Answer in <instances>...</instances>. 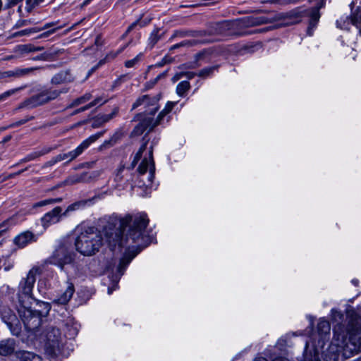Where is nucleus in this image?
Segmentation results:
<instances>
[{"mask_svg":"<svg viewBox=\"0 0 361 361\" xmlns=\"http://www.w3.org/2000/svg\"><path fill=\"white\" fill-rule=\"evenodd\" d=\"M91 179L92 176L87 172H84L80 174H75L69 176L65 182L68 185H73L78 183L88 182Z\"/></svg>","mask_w":361,"mask_h":361,"instance_id":"18","label":"nucleus"},{"mask_svg":"<svg viewBox=\"0 0 361 361\" xmlns=\"http://www.w3.org/2000/svg\"><path fill=\"white\" fill-rule=\"evenodd\" d=\"M92 200H82L77 201L68 206L65 212H63V214L64 216H66L68 215V213L71 212L82 209L86 207L87 206H90L92 204Z\"/></svg>","mask_w":361,"mask_h":361,"instance_id":"20","label":"nucleus"},{"mask_svg":"<svg viewBox=\"0 0 361 361\" xmlns=\"http://www.w3.org/2000/svg\"><path fill=\"white\" fill-rule=\"evenodd\" d=\"M262 48V45L260 43H257L250 47H247V49L249 52H254L256 50H258Z\"/></svg>","mask_w":361,"mask_h":361,"instance_id":"51","label":"nucleus"},{"mask_svg":"<svg viewBox=\"0 0 361 361\" xmlns=\"http://www.w3.org/2000/svg\"><path fill=\"white\" fill-rule=\"evenodd\" d=\"M74 78L69 71H62L55 74L51 79V83L54 85H61L71 82Z\"/></svg>","mask_w":361,"mask_h":361,"instance_id":"16","label":"nucleus"},{"mask_svg":"<svg viewBox=\"0 0 361 361\" xmlns=\"http://www.w3.org/2000/svg\"><path fill=\"white\" fill-rule=\"evenodd\" d=\"M309 344L307 342L305 344V350L304 354L303 361H316V347L313 345L312 350H310L308 354Z\"/></svg>","mask_w":361,"mask_h":361,"instance_id":"29","label":"nucleus"},{"mask_svg":"<svg viewBox=\"0 0 361 361\" xmlns=\"http://www.w3.org/2000/svg\"><path fill=\"white\" fill-rule=\"evenodd\" d=\"M118 109L115 108L112 111L111 114H104L98 117V120L100 121L101 123H104L106 122H108L111 119H112L117 114H118Z\"/></svg>","mask_w":361,"mask_h":361,"instance_id":"38","label":"nucleus"},{"mask_svg":"<svg viewBox=\"0 0 361 361\" xmlns=\"http://www.w3.org/2000/svg\"><path fill=\"white\" fill-rule=\"evenodd\" d=\"M148 224L149 219L144 212L112 218L103 229L105 240L111 250L117 246L128 250L142 248L146 246L145 229Z\"/></svg>","mask_w":361,"mask_h":361,"instance_id":"1","label":"nucleus"},{"mask_svg":"<svg viewBox=\"0 0 361 361\" xmlns=\"http://www.w3.org/2000/svg\"><path fill=\"white\" fill-rule=\"evenodd\" d=\"M171 61V59L168 57V56H165L164 57L161 61H159L158 63H157V66H163L164 65L166 64V63H169Z\"/></svg>","mask_w":361,"mask_h":361,"instance_id":"52","label":"nucleus"},{"mask_svg":"<svg viewBox=\"0 0 361 361\" xmlns=\"http://www.w3.org/2000/svg\"><path fill=\"white\" fill-rule=\"evenodd\" d=\"M42 305L44 307L42 311L33 310L23 305L19 307L18 314L27 331H34L37 330L42 324V317L48 314L51 308L49 304L42 302Z\"/></svg>","mask_w":361,"mask_h":361,"instance_id":"4","label":"nucleus"},{"mask_svg":"<svg viewBox=\"0 0 361 361\" xmlns=\"http://www.w3.org/2000/svg\"><path fill=\"white\" fill-rule=\"evenodd\" d=\"M37 240V235L30 231H26L17 235L13 238V242L18 248H23L30 243L36 242Z\"/></svg>","mask_w":361,"mask_h":361,"instance_id":"13","label":"nucleus"},{"mask_svg":"<svg viewBox=\"0 0 361 361\" xmlns=\"http://www.w3.org/2000/svg\"><path fill=\"white\" fill-rule=\"evenodd\" d=\"M351 23V17L350 16H341L336 20V26L338 28L341 30H348Z\"/></svg>","mask_w":361,"mask_h":361,"instance_id":"28","label":"nucleus"},{"mask_svg":"<svg viewBox=\"0 0 361 361\" xmlns=\"http://www.w3.org/2000/svg\"><path fill=\"white\" fill-rule=\"evenodd\" d=\"M45 0H35L34 1V4H33V7L40 3H42L44 2Z\"/></svg>","mask_w":361,"mask_h":361,"instance_id":"63","label":"nucleus"},{"mask_svg":"<svg viewBox=\"0 0 361 361\" xmlns=\"http://www.w3.org/2000/svg\"><path fill=\"white\" fill-rule=\"evenodd\" d=\"M42 47H35L31 44H19L13 49V53L16 54L18 58L24 57L26 54L32 52L40 51L43 50Z\"/></svg>","mask_w":361,"mask_h":361,"instance_id":"15","label":"nucleus"},{"mask_svg":"<svg viewBox=\"0 0 361 361\" xmlns=\"http://www.w3.org/2000/svg\"><path fill=\"white\" fill-rule=\"evenodd\" d=\"M160 94L150 97L149 95H143L139 97L133 104V109H135L142 104L154 105L160 99Z\"/></svg>","mask_w":361,"mask_h":361,"instance_id":"19","label":"nucleus"},{"mask_svg":"<svg viewBox=\"0 0 361 361\" xmlns=\"http://www.w3.org/2000/svg\"><path fill=\"white\" fill-rule=\"evenodd\" d=\"M74 286L72 283H69L66 290L58 298L56 302L59 304H66L72 298L74 293Z\"/></svg>","mask_w":361,"mask_h":361,"instance_id":"23","label":"nucleus"},{"mask_svg":"<svg viewBox=\"0 0 361 361\" xmlns=\"http://www.w3.org/2000/svg\"><path fill=\"white\" fill-rule=\"evenodd\" d=\"M202 56H203V54L202 53H199V54H196V56H195L196 61H197L198 60L202 59Z\"/></svg>","mask_w":361,"mask_h":361,"instance_id":"62","label":"nucleus"},{"mask_svg":"<svg viewBox=\"0 0 361 361\" xmlns=\"http://www.w3.org/2000/svg\"><path fill=\"white\" fill-rule=\"evenodd\" d=\"M66 331V336L69 338L75 337L78 332V324L73 318L68 317L63 321Z\"/></svg>","mask_w":361,"mask_h":361,"instance_id":"17","label":"nucleus"},{"mask_svg":"<svg viewBox=\"0 0 361 361\" xmlns=\"http://www.w3.org/2000/svg\"><path fill=\"white\" fill-rule=\"evenodd\" d=\"M195 75H197V73L194 72H184V76L189 80L193 78Z\"/></svg>","mask_w":361,"mask_h":361,"instance_id":"56","label":"nucleus"},{"mask_svg":"<svg viewBox=\"0 0 361 361\" xmlns=\"http://www.w3.org/2000/svg\"><path fill=\"white\" fill-rule=\"evenodd\" d=\"M62 201V198H49L47 200H44L42 201H39L35 204V207H44L48 204H53L56 203H59Z\"/></svg>","mask_w":361,"mask_h":361,"instance_id":"33","label":"nucleus"},{"mask_svg":"<svg viewBox=\"0 0 361 361\" xmlns=\"http://www.w3.org/2000/svg\"><path fill=\"white\" fill-rule=\"evenodd\" d=\"M161 36L159 35V30H154L148 39V46L150 49L153 48L154 46L160 39Z\"/></svg>","mask_w":361,"mask_h":361,"instance_id":"32","label":"nucleus"},{"mask_svg":"<svg viewBox=\"0 0 361 361\" xmlns=\"http://www.w3.org/2000/svg\"><path fill=\"white\" fill-rule=\"evenodd\" d=\"M254 361H268L266 358L262 357H256Z\"/></svg>","mask_w":361,"mask_h":361,"instance_id":"61","label":"nucleus"},{"mask_svg":"<svg viewBox=\"0 0 361 361\" xmlns=\"http://www.w3.org/2000/svg\"><path fill=\"white\" fill-rule=\"evenodd\" d=\"M75 240L76 250L84 256H92L98 252L104 244L102 233L94 227L80 226Z\"/></svg>","mask_w":361,"mask_h":361,"instance_id":"3","label":"nucleus"},{"mask_svg":"<svg viewBox=\"0 0 361 361\" xmlns=\"http://www.w3.org/2000/svg\"><path fill=\"white\" fill-rule=\"evenodd\" d=\"M135 255L132 256L125 255L121 260L117 267L118 273L120 276H122L125 271V269L130 263L131 260L135 257Z\"/></svg>","mask_w":361,"mask_h":361,"instance_id":"26","label":"nucleus"},{"mask_svg":"<svg viewBox=\"0 0 361 361\" xmlns=\"http://www.w3.org/2000/svg\"><path fill=\"white\" fill-rule=\"evenodd\" d=\"M190 87V85L188 81H182L176 87V93L183 97L189 90Z\"/></svg>","mask_w":361,"mask_h":361,"instance_id":"31","label":"nucleus"},{"mask_svg":"<svg viewBox=\"0 0 361 361\" xmlns=\"http://www.w3.org/2000/svg\"><path fill=\"white\" fill-rule=\"evenodd\" d=\"M334 339L337 345L348 349L352 353L361 350V323L359 319L351 320L345 327L338 324L334 327Z\"/></svg>","mask_w":361,"mask_h":361,"instance_id":"2","label":"nucleus"},{"mask_svg":"<svg viewBox=\"0 0 361 361\" xmlns=\"http://www.w3.org/2000/svg\"><path fill=\"white\" fill-rule=\"evenodd\" d=\"M44 350L47 355L54 357L61 353L64 338L61 336L60 330L54 326H49L44 332Z\"/></svg>","mask_w":361,"mask_h":361,"instance_id":"8","label":"nucleus"},{"mask_svg":"<svg viewBox=\"0 0 361 361\" xmlns=\"http://www.w3.org/2000/svg\"><path fill=\"white\" fill-rule=\"evenodd\" d=\"M92 105L90 104V103H89L88 104L78 109V110H76L75 113H80V112H82V111H85L90 108H92Z\"/></svg>","mask_w":361,"mask_h":361,"instance_id":"55","label":"nucleus"},{"mask_svg":"<svg viewBox=\"0 0 361 361\" xmlns=\"http://www.w3.org/2000/svg\"><path fill=\"white\" fill-rule=\"evenodd\" d=\"M32 118H33V116H27V117H26L23 119H21L16 123H13L11 124H10L8 126V127L13 128V127L19 126L23 125V124L27 123V121L32 120Z\"/></svg>","mask_w":361,"mask_h":361,"instance_id":"45","label":"nucleus"},{"mask_svg":"<svg viewBox=\"0 0 361 361\" xmlns=\"http://www.w3.org/2000/svg\"><path fill=\"white\" fill-rule=\"evenodd\" d=\"M142 56V54L140 53L133 59L126 61L125 62V66L126 68L133 67L135 64H137L140 61Z\"/></svg>","mask_w":361,"mask_h":361,"instance_id":"42","label":"nucleus"},{"mask_svg":"<svg viewBox=\"0 0 361 361\" xmlns=\"http://www.w3.org/2000/svg\"><path fill=\"white\" fill-rule=\"evenodd\" d=\"M292 16H293L292 12L279 13L275 14L272 17V20H273V22H276V21H278V20H286V19L290 18Z\"/></svg>","mask_w":361,"mask_h":361,"instance_id":"41","label":"nucleus"},{"mask_svg":"<svg viewBox=\"0 0 361 361\" xmlns=\"http://www.w3.org/2000/svg\"><path fill=\"white\" fill-rule=\"evenodd\" d=\"M103 132H99L96 134L92 135L85 140H83L75 149L71 150L66 153H61L56 157H53L51 160L47 162L49 166H53L55 164L66 161V163H70L71 161L75 159L78 157L83 153V152L87 149L92 143H94L97 140L101 137L103 135Z\"/></svg>","mask_w":361,"mask_h":361,"instance_id":"6","label":"nucleus"},{"mask_svg":"<svg viewBox=\"0 0 361 361\" xmlns=\"http://www.w3.org/2000/svg\"><path fill=\"white\" fill-rule=\"evenodd\" d=\"M23 89V87H18L4 92V93L0 94V102L6 100L7 98H8L9 97L12 96L13 94H16V92Z\"/></svg>","mask_w":361,"mask_h":361,"instance_id":"40","label":"nucleus"},{"mask_svg":"<svg viewBox=\"0 0 361 361\" xmlns=\"http://www.w3.org/2000/svg\"><path fill=\"white\" fill-rule=\"evenodd\" d=\"M149 171L147 183L144 182L146 186H150L154 177V162L153 159V147L151 146L147 157H145L140 164L137 171L140 175H144Z\"/></svg>","mask_w":361,"mask_h":361,"instance_id":"9","label":"nucleus"},{"mask_svg":"<svg viewBox=\"0 0 361 361\" xmlns=\"http://www.w3.org/2000/svg\"><path fill=\"white\" fill-rule=\"evenodd\" d=\"M68 88L64 87L61 90L46 88L38 94H36L24 101L20 106V108L32 109L37 106L47 104L57 99L61 94L67 93Z\"/></svg>","mask_w":361,"mask_h":361,"instance_id":"5","label":"nucleus"},{"mask_svg":"<svg viewBox=\"0 0 361 361\" xmlns=\"http://www.w3.org/2000/svg\"><path fill=\"white\" fill-rule=\"evenodd\" d=\"M15 350V341L8 339L0 343V355L6 356L11 355Z\"/></svg>","mask_w":361,"mask_h":361,"instance_id":"21","label":"nucleus"},{"mask_svg":"<svg viewBox=\"0 0 361 361\" xmlns=\"http://www.w3.org/2000/svg\"><path fill=\"white\" fill-rule=\"evenodd\" d=\"M51 150V148H49V147H44L43 149H42L41 150L39 151H35V152H33L29 154H27V156H25L21 161L20 162L23 163V162H27V161H32V160H34L41 156H43L44 154H48L49 152H50Z\"/></svg>","mask_w":361,"mask_h":361,"instance_id":"25","label":"nucleus"},{"mask_svg":"<svg viewBox=\"0 0 361 361\" xmlns=\"http://www.w3.org/2000/svg\"><path fill=\"white\" fill-rule=\"evenodd\" d=\"M36 30L35 29H25L20 31H18L17 32H15L13 34L14 37H18V36H23V35H27L30 33L35 32Z\"/></svg>","mask_w":361,"mask_h":361,"instance_id":"46","label":"nucleus"},{"mask_svg":"<svg viewBox=\"0 0 361 361\" xmlns=\"http://www.w3.org/2000/svg\"><path fill=\"white\" fill-rule=\"evenodd\" d=\"M140 23V20H136L135 22L133 23L127 29L126 34L130 32L137 25Z\"/></svg>","mask_w":361,"mask_h":361,"instance_id":"57","label":"nucleus"},{"mask_svg":"<svg viewBox=\"0 0 361 361\" xmlns=\"http://www.w3.org/2000/svg\"><path fill=\"white\" fill-rule=\"evenodd\" d=\"M75 256L71 244L63 242L56 248L52 255L46 260V262L57 266L62 270L65 265L73 262Z\"/></svg>","mask_w":361,"mask_h":361,"instance_id":"7","label":"nucleus"},{"mask_svg":"<svg viewBox=\"0 0 361 361\" xmlns=\"http://www.w3.org/2000/svg\"><path fill=\"white\" fill-rule=\"evenodd\" d=\"M62 216H63V214L61 207H56L41 218L42 226L46 229L50 226L59 223Z\"/></svg>","mask_w":361,"mask_h":361,"instance_id":"10","label":"nucleus"},{"mask_svg":"<svg viewBox=\"0 0 361 361\" xmlns=\"http://www.w3.org/2000/svg\"><path fill=\"white\" fill-rule=\"evenodd\" d=\"M314 16H312V20H311V22L310 23V26H309V27L307 29V34L310 36H312L314 35Z\"/></svg>","mask_w":361,"mask_h":361,"instance_id":"50","label":"nucleus"},{"mask_svg":"<svg viewBox=\"0 0 361 361\" xmlns=\"http://www.w3.org/2000/svg\"><path fill=\"white\" fill-rule=\"evenodd\" d=\"M39 68H15L13 70L0 72V79L11 78L17 79L25 77L33 73Z\"/></svg>","mask_w":361,"mask_h":361,"instance_id":"12","label":"nucleus"},{"mask_svg":"<svg viewBox=\"0 0 361 361\" xmlns=\"http://www.w3.org/2000/svg\"><path fill=\"white\" fill-rule=\"evenodd\" d=\"M183 76H184V72L178 73L173 75V77L172 78V81L173 82H176V81L180 80L181 78H183Z\"/></svg>","mask_w":361,"mask_h":361,"instance_id":"53","label":"nucleus"},{"mask_svg":"<svg viewBox=\"0 0 361 361\" xmlns=\"http://www.w3.org/2000/svg\"><path fill=\"white\" fill-rule=\"evenodd\" d=\"M107 102V99H104L102 97H99L96 98L94 100L90 102V104L93 107L94 106H96L97 104L102 105L105 104Z\"/></svg>","mask_w":361,"mask_h":361,"instance_id":"49","label":"nucleus"},{"mask_svg":"<svg viewBox=\"0 0 361 361\" xmlns=\"http://www.w3.org/2000/svg\"><path fill=\"white\" fill-rule=\"evenodd\" d=\"M22 1L23 0H6L5 6H4V8L5 9L11 8L16 6L17 4H18Z\"/></svg>","mask_w":361,"mask_h":361,"instance_id":"47","label":"nucleus"},{"mask_svg":"<svg viewBox=\"0 0 361 361\" xmlns=\"http://www.w3.org/2000/svg\"><path fill=\"white\" fill-rule=\"evenodd\" d=\"M208 42L209 41H200V40H197V39L183 40L180 43L173 45L171 47V50L178 49L180 47H192L197 44H202V43H205V42Z\"/></svg>","mask_w":361,"mask_h":361,"instance_id":"27","label":"nucleus"},{"mask_svg":"<svg viewBox=\"0 0 361 361\" xmlns=\"http://www.w3.org/2000/svg\"><path fill=\"white\" fill-rule=\"evenodd\" d=\"M128 46V44H126L124 45L123 47H122L121 48H120L118 51H111L108 55H107V57L108 58H111V59H114L116 58L118 54H120L126 48V47Z\"/></svg>","mask_w":361,"mask_h":361,"instance_id":"48","label":"nucleus"},{"mask_svg":"<svg viewBox=\"0 0 361 361\" xmlns=\"http://www.w3.org/2000/svg\"><path fill=\"white\" fill-rule=\"evenodd\" d=\"M231 28V23L228 21H222L215 23L211 25L208 31L206 32V35H226L227 32Z\"/></svg>","mask_w":361,"mask_h":361,"instance_id":"14","label":"nucleus"},{"mask_svg":"<svg viewBox=\"0 0 361 361\" xmlns=\"http://www.w3.org/2000/svg\"><path fill=\"white\" fill-rule=\"evenodd\" d=\"M25 24H26L25 21L18 22V23L16 24V27H20L22 25H25Z\"/></svg>","mask_w":361,"mask_h":361,"instance_id":"64","label":"nucleus"},{"mask_svg":"<svg viewBox=\"0 0 361 361\" xmlns=\"http://www.w3.org/2000/svg\"><path fill=\"white\" fill-rule=\"evenodd\" d=\"M13 225L14 224L11 219H6L0 224V237L6 233Z\"/></svg>","mask_w":361,"mask_h":361,"instance_id":"34","label":"nucleus"},{"mask_svg":"<svg viewBox=\"0 0 361 361\" xmlns=\"http://www.w3.org/2000/svg\"><path fill=\"white\" fill-rule=\"evenodd\" d=\"M38 269L32 268L29 271L26 278L23 279L20 283V288L22 293L27 297H30L32 294V288L36 281V274Z\"/></svg>","mask_w":361,"mask_h":361,"instance_id":"11","label":"nucleus"},{"mask_svg":"<svg viewBox=\"0 0 361 361\" xmlns=\"http://www.w3.org/2000/svg\"><path fill=\"white\" fill-rule=\"evenodd\" d=\"M147 141L144 142L143 144L140 147L137 152L135 154L134 159L133 160V162H132L133 167H134L137 164L138 161L140 159L143 152L145 151V149L147 148Z\"/></svg>","mask_w":361,"mask_h":361,"instance_id":"35","label":"nucleus"},{"mask_svg":"<svg viewBox=\"0 0 361 361\" xmlns=\"http://www.w3.org/2000/svg\"><path fill=\"white\" fill-rule=\"evenodd\" d=\"M218 66H211L202 69L200 71L197 75L201 78H206L213 74L214 71L216 70Z\"/></svg>","mask_w":361,"mask_h":361,"instance_id":"36","label":"nucleus"},{"mask_svg":"<svg viewBox=\"0 0 361 361\" xmlns=\"http://www.w3.org/2000/svg\"><path fill=\"white\" fill-rule=\"evenodd\" d=\"M273 23L272 17L271 18H267L266 16H260L255 19V22L254 23L256 25H262V24H266Z\"/></svg>","mask_w":361,"mask_h":361,"instance_id":"44","label":"nucleus"},{"mask_svg":"<svg viewBox=\"0 0 361 361\" xmlns=\"http://www.w3.org/2000/svg\"><path fill=\"white\" fill-rule=\"evenodd\" d=\"M26 1V5L29 6L30 8L33 7V4L35 0H25Z\"/></svg>","mask_w":361,"mask_h":361,"instance_id":"59","label":"nucleus"},{"mask_svg":"<svg viewBox=\"0 0 361 361\" xmlns=\"http://www.w3.org/2000/svg\"><path fill=\"white\" fill-rule=\"evenodd\" d=\"M16 58H18V56H16V54H15V55H9V56H6L4 58V60L9 61V60H11V59H16Z\"/></svg>","mask_w":361,"mask_h":361,"instance_id":"60","label":"nucleus"},{"mask_svg":"<svg viewBox=\"0 0 361 361\" xmlns=\"http://www.w3.org/2000/svg\"><path fill=\"white\" fill-rule=\"evenodd\" d=\"M272 361H290V360L284 357H277L274 358Z\"/></svg>","mask_w":361,"mask_h":361,"instance_id":"58","label":"nucleus"},{"mask_svg":"<svg viewBox=\"0 0 361 361\" xmlns=\"http://www.w3.org/2000/svg\"><path fill=\"white\" fill-rule=\"evenodd\" d=\"M17 357L20 361H42L39 355L30 351H19L17 353Z\"/></svg>","mask_w":361,"mask_h":361,"instance_id":"22","label":"nucleus"},{"mask_svg":"<svg viewBox=\"0 0 361 361\" xmlns=\"http://www.w3.org/2000/svg\"><path fill=\"white\" fill-rule=\"evenodd\" d=\"M326 0H317V11L322 8L325 4ZM319 12L317 11V20H319Z\"/></svg>","mask_w":361,"mask_h":361,"instance_id":"54","label":"nucleus"},{"mask_svg":"<svg viewBox=\"0 0 361 361\" xmlns=\"http://www.w3.org/2000/svg\"><path fill=\"white\" fill-rule=\"evenodd\" d=\"M176 102H169L165 108L159 113V114L157 116L156 124H159L161 122V120L162 118L169 114L173 108V106L176 105Z\"/></svg>","mask_w":361,"mask_h":361,"instance_id":"30","label":"nucleus"},{"mask_svg":"<svg viewBox=\"0 0 361 361\" xmlns=\"http://www.w3.org/2000/svg\"><path fill=\"white\" fill-rule=\"evenodd\" d=\"M317 329H321L322 332L324 334H329L330 331L331 326L328 322L321 321L317 324Z\"/></svg>","mask_w":361,"mask_h":361,"instance_id":"43","label":"nucleus"},{"mask_svg":"<svg viewBox=\"0 0 361 361\" xmlns=\"http://www.w3.org/2000/svg\"><path fill=\"white\" fill-rule=\"evenodd\" d=\"M206 35L205 31H195V30H176L174 32L172 37H184L187 36L191 37H202Z\"/></svg>","mask_w":361,"mask_h":361,"instance_id":"24","label":"nucleus"},{"mask_svg":"<svg viewBox=\"0 0 361 361\" xmlns=\"http://www.w3.org/2000/svg\"><path fill=\"white\" fill-rule=\"evenodd\" d=\"M92 97V95L90 93H86L85 94H84L83 96L80 97H78L76 99H75L72 104L70 105V107H73V106H78L81 104H83L87 101H89Z\"/></svg>","mask_w":361,"mask_h":361,"instance_id":"37","label":"nucleus"},{"mask_svg":"<svg viewBox=\"0 0 361 361\" xmlns=\"http://www.w3.org/2000/svg\"><path fill=\"white\" fill-rule=\"evenodd\" d=\"M166 75V72H163V73L159 74L154 79L146 82L145 90H147L152 88L161 78H164Z\"/></svg>","mask_w":361,"mask_h":361,"instance_id":"39","label":"nucleus"}]
</instances>
